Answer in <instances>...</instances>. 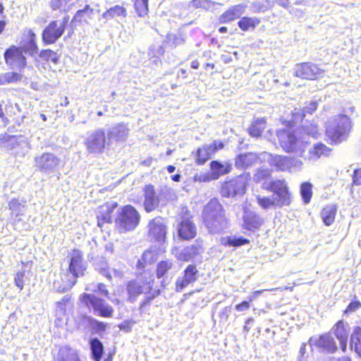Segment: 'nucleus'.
<instances>
[{
  "label": "nucleus",
  "mask_w": 361,
  "mask_h": 361,
  "mask_svg": "<svg viewBox=\"0 0 361 361\" xmlns=\"http://www.w3.org/2000/svg\"><path fill=\"white\" fill-rule=\"evenodd\" d=\"M116 226L120 233L132 231L135 227V209L131 205H126L118 210L115 219Z\"/></svg>",
  "instance_id": "9"
},
{
  "label": "nucleus",
  "mask_w": 361,
  "mask_h": 361,
  "mask_svg": "<svg viewBox=\"0 0 361 361\" xmlns=\"http://www.w3.org/2000/svg\"><path fill=\"white\" fill-rule=\"evenodd\" d=\"M247 183L245 178L238 176L224 180L220 187L219 192L223 197H235L246 192Z\"/></svg>",
  "instance_id": "7"
},
{
  "label": "nucleus",
  "mask_w": 361,
  "mask_h": 361,
  "mask_svg": "<svg viewBox=\"0 0 361 361\" xmlns=\"http://www.w3.org/2000/svg\"><path fill=\"white\" fill-rule=\"evenodd\" d=\"M224 147V142L221 140H216L209 145H203L198 147L195 152V164L198 166L204 165L216 152Z\"/></svg>",
  "instance_id": "12"
},
{
  "label": "nucleus",
  "mask_w": 361,
  "mask_h": 361,
  "mask_svg": "<svg viewBox=\"0 0 361 361\" xmlns=\"http://www.w3.org/2000/svg\"><path fill=\"white\" fill-rule=\"evenodd\" d=\"M154 257L155 253L153 251L147 250L143 253L142 256V262H139L137 265L144 266V264H151L154 261Z\"/></svg>",
  "instance_id": "49"
},
{
  "label": "nucleus",
  "mask_w": 361,
  "mask_h": 361,
  "mask_svg": "<svg viewBox=\"0 0 361 361\" xmlns=\"http://www.w3.org/2000/svg\"><path fill=\"white\" fill-rule=\"evenodd\" d=\"M108 137L115 139L117 141L124 140L128 135V128L124 124H118L108 131Z\"/></svg>",
  "instance_id": "29"
},
{
  "label": "nucleus",
  "mask_w": 361,
  "mask_h": 361,
  "mask_svg": "<svg viewBox=\"0 0 361 361\" xmlns=\"http://www.w3.org/2000/svg\"><path fill=\"white\" fill-rule=\"evenodd\" d=\"M58 361H80L77 353L71 349L63 350Z\"/></svg>",
  "instance_id": "42"
},
{
  "label": "nucleus",
  "mask_w": 361,
  "mask_h": 361,
  "mask_svg": "<svg viewBox=\"0 0 361 361\" xmlns=\"http://www.w3.org/2000/svg\"><path fill=\"white\" fill-rule=\"evenodd\" d=\"M93 9L91 8L89 5H86L83 9L77 11L71 23L78 22L82 24H90L93 19Z\"/></svg>",
  "instance_id": "28"
},
{
  "label": "nucleus",
  "mask_w": 361,
  "mask_h": 361,
  "mask_svg": "<svg viewBox=\"0 0 361 361\" xmlns=\"http://www.w3.org/2000/svg\"><path fill=\"white\" fill-rule=\"evenodd\" d=\"M253 301V297H250L248 300H244L235 305V308L238 312H243L247 310L250 307V302Z\"/></svg>",
  "instance_id": "52"
},
{
  "label": "nucleus",
  "mask_w": 361,
  "mask_h": 361,
  "mask_svg": "<svg viewBox=\"0 0 361 361\" xmlns=\"http://www.w3.org/2000/svg\"><path fill=\"white\" fill-rule=\"evenodd\" d=\"M361 308V302L357 299L356 296L353 297V299L350 302V303L346 306V307L343 311V314L348 315L353 312H355L359 310Z\"/></svg>",
  "instance_id": "43"
},
{
  "label": "nucleus",
  "mask_w": 361,
  "mask_h": 361,
  "mask_svg": "<svg viewBox=\"0 0 361 361\" xmlns=\"http://www.w3.org/2000/svg\"><path fill=\"white\" fill-rule=\"evenodd\" d=\"M317 345L327 350H334L336 347L333 339L328 335H322L317 341Z\"/></svg>",
  "instance_id": "37"
},
{
  "label": "nucleus",
  "mask_w": 361,
  "mask_h": 361,
  "mask_svg": "<svg viewBox=\"0 0 361 361\" xmlns=\"http://www.w3.org/2000/svg\"><path fill=\"white\" fill-rule=\"evenodd\" d=\"M341 120L326 130L329 138L335 142H341L348 134L351 128L350 119L347 116H341Z\"/></svg>",
  "instance_id": "13"
},
{
  "label": "nucleus",
  "mask_w": 361,
  "mask_h": 361,
  "mask_svg": "<svg viewBox=\"0 0 361 361\" xmlns=\"http://www.w3.org/2000/svg\"><path fill=\"white\" fill-rule=\"evenodd\" d=\"M35 35L32 32H29L28 39L26 42L20 47L22 49L23 52L28 54L30 56H34L37 53L38 48L35 42Z\"/></svg>",
  "instance_id": "32"
},
{
  "label": "nucleus",
  "mask_w": 361,
  "mask_h": 361,
  "mask_svg": "<svg viewBox=\"0 0 361 361\" xmlns=\"http://www.w3.org/2000/svg\"><path fill=\"white\" fill-rule=\"evenodd\" d=\"M6 63L12 68H23L26 66V59L21 48L12 47L4 53Z\"/></svg>",
  "instance_id": "15"
},
{
  "label": "nucleus",
  "mask_w": 361,
  "mask_h": 361,
  "mask_svg": "<svg viewBox=\"0 0 361 361\" xmlns=\"http://www.w3.org/2000/svg\"><path fill=\"white\" fill-rule=\"evenodd\" d=\"M60 159L54 154L44 152L35 157V166L39 172L49 174L56 171Z\"/></svg>",
  "instance_id": "11"
},
{
  "label": "nucleus",
  "mask_w": 361,
  "mask_h": 361,
  "mask_svg": "<svg viewBox=\"0 0 361 361\" xmlns=\"http://www.w3.org/2000/svg\"><path fill=\"white\" fill-rule=\"evenodd\" d=\"M202 223L211 234H217L224 231L228 224L226 211L217 198H212L203 207Z\"/></svg>",
  "instance_id": "3"
},
{
  "label": "nucleus",
  "mask_w": 361,
  "mask_h": 361,
  "mask_svg": "<svg viewBox=\"0 0 361 361\" xmlns=\"http://www.w3.org/2000/svg\"><path fill=\"white\" fill-rule=\"evenodd\" d=\"M148 1L137 0V14L139 16H145L148 13Z\"/></svg>",
  "instance_id": "47"
},
{
  "label": "nucleus",
  "mask_w": 361,
  "mask_h": 361,
  "mask_svg": "<svg viewBox=\"0 0 361 361\" xmlns=\"http://www.w3.org/2000/svg\"><path fill=\"white\" fill-rule=\"evenodd\" d=\"M27 201L25 200L12 199L8 207L11 212L16 216H21L24 214L26 207Z\"/></svg>",
  "instance_id": "31"
},
{
  "label": "nucleus",
  "mask_w": 361,
  "mask_h": 361,
  "mask_svg": "<svg viewBox=\"0 0 361 361\" xmlns=\"http://www.w3.org/2000/svg\"><path fill=\"white\" fill-rule=\"evenodd\" d=\"M252 322H253L252 318H248L247 319H246L245 325L243 326V331L245 334H247L250 331V327L248 326V324Z\"/></svg>",
  "instance_id": "57"
},
{
  "label": "nucleus",
  "mask_w": 361,
  "mask_h": 361,
  "mask_svg": "<svg viewBox=\"0 0 361 361\" xmlns=\"http://www.w3.org/2000/svg\"><path fill=\"white\" fill-rule=\"evenodd\" d=\"M68 20L69 17L65 16L62 20L51 21L42 32L43 42L47 44L54 43L63 34Z\"/></svg>",
  "instance_id": "10"
},
{
  "label": "nucleus",
  "mask_w": 361,
  "mask_h": 361,
  "mask_svg": "<svg viewBox=\"0 0 361 361\" xmlns=\"http://www.w3.org/2000/svg\"><path fill=\"white\" fill-rule=\"evenodd\" d=\"M71 0H51L50 6L53 10L68 11L71 8Z\"/></svg>",
  "instance_id": "40"
},
{
  "label": "nucleus",
  "mask_w": 361,
  "mask_h": 361,
  "mask_svg": "<svg viewBox=\"0 0 361 361\" xmlns=\"http://www.w3.org/2000/svg\"><path fill=\"white\" fill-rule=\"evenodd\" d=\"M181 176L179 173H176L171 176V180L175 182H179L180 181Z\"/></svg>",
  "instance_id": "62"
},
{
  "label": "nucleus",
  "mask_w": 361,
  "mask_h": 361,
  "mask_svg": "<svg viewBox=\"0 0 361 361\" xmlns=\"http://www.w3.org/2000/svg\"><path fill=\"white\" fill-rule=\"evenodd\" d=\"M267 121L266 118H257L253 120L247 129L252 137H261L267 128Z\"/></svg>",
  "instance_id": "23"
},
{
  "label": "nucleus",
  "mask_w": 361,
  "mask_h": 361,
  "mask_svg": "<svg viewBox=\"0 0 361 361\" xmlns=\"http://www.w3.org/2000/svg\"><path fill=\"white\" fill-rule=\"evenodd\" d=\"M261 23V19L257 17L243 16L238 21V26L243 32L254 31Z\"/></svg>",
  "instance_id": "24"
},
{
  "label": "nucleus",
  "mask_w": 361,
  "mask_h": 361,
  "mask_svg": "<svg viewBox=\"0 0 361 361\" xmlns=\"http://www.w3.org/2000/svg\"><path fill=\"white\" fill-rule=\"evenodd\" d=\"M125 9L120 6H115L102 14V17L106 20L111 19L116 16H123Z\"/></svg>",
  "instance_id": "39"
},
{
  "label": "nucleus",
  "mask_w": 361,
  "mask_h": 361,
  "mask_svg": "<svg viewBox=\"0 0 361 361\" xmlns=\"http://www.w3.org/2000/svg\"><path fill=\"white\" fill-rule=\"evenodd\" d=\"M190 66L193 69H198L200 67V63L197 60H194L191 62Z\"/></svg>",
  "instance_id": "61"
},
{
  "label": "nucleus",
  "mask_w": 361,
  "mask_h": 361,
  "mask_svg": "<svg viewBox=\"0 0 361 361\" xmlns=\"http://www.w3.org/2000/svg\"><path fill=\"white\" fill-rule=\"evenodd\" d=\"M203 68L206 70V71H208V70H212L215 68V65L214 63H205L204 65H203Z\"/></svg>",
  "instance_id": "59"
},
{
  "label": "nucleus",
  "mask_w": 361,
  "mask_h": 361,
  "mask_svg": "<svg viewBox=\"0 0 361 361\" xmlns=\"http://www.w3.org/2000/svg\"><path fill=\"white\" fill-rule=\"evenodd\" d=\"M166 226L161 216L152 219L148 224V235L154 241L164 243L166 238Z\"/></svg>",
  "instance_id": "14"
},
{
  "label": "nucleus",
  "mask_w": 361,
  "mask_h": 361,
  "mask_svg": "<svg viewBox=\"0 0 361 361\" xmlns=\"http://www.w3.org/2000/svg\"><path fill=\"white\" fill-rule=\"evenodd\" d=\"M127 292L128 294V300L133 302L135 300V282L131 281L127 286Z\"/></svg>",
  "instance_id": "53"
},
{
  "label": "nucleus",
  "mask_w": 361,
  "mask_h": 361,
  "mask_svg": "<svg viewBox=\"0 0 361 361\" xmlns=\"http://www.w3.org/2000/svg\"><path fill=\"white\" fill-rule=\"evenodd\" d=\"M117 207L118 204L114 201L108 202L101 206L97 214V218L99 219L98 225L100 226V219L103 221V223L111 222V214Z\"/></svg>",
  "instance_id": "25"
},
{
  "label": "nucleus",
  "mask_w": 361,
  "mask_h": 361,
  "mask_svg": "<svg viewBox=\"0 0 361 361\" xmlns=\"http://www.w3.org/2000/svg\"><path fill=\"white\" fill-rule=\"evenodd\" d=\"M96 323H97V327L98 329H99V330L105 329V327H106L105 324H104L103 322H96Z\"/></svg>",
  "instance_id": "63"
},
{
  "label": "nucleus",
  "mask_w": 361,
  "mask_h": 361,
  "mask_svg": "<svg viewBox=\"0 0 361 361\" xmlns=\"http://www.w3.org/2000/svg\"><path fill=\"white\" fill-rule=\"evenodd\" d=\"M246 6L240 4L228 8L220 16L219 21L221 23H227L239 18L244 13Z\"/></svg>",
  "instance_id": "19"
},
{
  "label": "nucleus",
  "mask_w": 361,
  "mask_h": 361,
  "mask_svg": "<svg viewBox=\"0 0 361 361\" xmlns=\"http://www.w3.org/2000/svg\"><path fill=\"white\" fill-rule=\"evenodd\" d=\"M210 174L207 180H216L230 171V166H225L219 161H212L209 164Z\"/></svg>",
  "instance_id": "26"
},
{
  "label": "nucleus",
  "mask_w": 361,
  "mask_h": 361,
  "mask_svg": "<svg viewBox=\"0 0 361 361\" xmlns=\"http://www.w3.org/2000/svg\"><path fill=\"white\" fill-rule=\"evenodd\" d=\"M338 206L336 204H327L320 211L322 222L326 226L332 225L336 219Z\"/></svg>",
  "instance_id": "21"
},
{
  "label": "nucleus",
  "mask_w": 361,
  "mask_h": 361,
  "mask_svg": "<svg viewBox=\"0 0 361 361\" xmlns=\"http://www.w3.org/2000/svg\"><path fill=\"white\" fill-rule=\"evenodd\" d=\"M106 263H104L102 266L101 268H98L99 270V272L101 274H102L103 276H106L108 279L111 280V276L110 274V272L109 271V269L106 267Z\"/></svg>",
  "instance_id": "56"
},
{
  "label": "nucleus",
  "mask_w": 361,
  "mask_h": 361,
  "mask_svg": "<svg viewBox=\"0 0 361 361\" xmlns=\"http://www.w3.org/2000/svg\"><path fill=\"white\" fill-rule=\"evenodd\" d=\"M265 189L273 192V197L257 195L255 199L257 204L263 209L271 207H289L293 202V194L286 179L271 180Z\"/></svg>",
  "instance_id": "2"
},
{
  "label": "nucleus",
  "mask_w": 361,
  "mask_h": 361,
  "mask_svg": "<svg viewBox=\"0 0 361 361\" xmlns=\"http://www.w3.org/2000/svg\"><path fill=\"white\" fill-rule=\"evenodd\" d=\"M250 241L249 239L244 237L239 238H231L227 237L226 242L223 243L225 246H232L234 247H240L244 245L250 244Z\"/></svg>",
  "instance_id": "38"
},
{
  "label": "nucleus",
  "mask_w": 361,
  "mask_h": 361,
  "mask_svg": "<svg viewBox=\"0 0 361 361\" xmlns=\"http://www.w3.org/2000/svg\"><path fill=\"white\" fill-rule=\"evenodd\" d=\"M179 237L184 240L193 239L197 235V228L195 224L188 218L181 220L178 226Z\"/></svg>",
  "instance_id": "18"
},
{
  "label": "nucleus",
  "mask_w": 361,
  "mask_h": 361,
  "mask_svg": "<svg viewBox=\"0 0 361 361\" xmlns=\"http://www.w3.org/2000/svg\"><path fill=\"white\" fill-rule=\"evenodd\" d=\"M173 267V262L170 259L161 260L158 262L156 268V275L158 279L164 277Z\"/></svg>",
  "instance_id": "35"
},
{
  "label": "nucleus",
  "mask_w": 361,
  "mask_h": 361,
  "mask_svg": "<svg viewBox=\"0 0 361 361\" xmlns=\"http://www.w3.org/2000/svg\"><path fill=\"white\" fill-rule=\"evenodd\" d=\"M331 149L322 142H318L309 150L308 158L310 160H317L323 156H329Z\"/></svg>",
  "instance_id": "27"
},
{
  "label": "nucleus",
  "mask_w": 361,
  "mask_h": 361,
  "mask_svg": "<svg viewBox=\"0 0 361 361\" xmlns=\"http://www.w3.org/2000/svg\"><path fill=\"white\" fill-rule=\"evenodd\" d=\"M90 348L93 359L95 361H100L104 350L102 342L97 338H94L90 342Z\"/></svg>",
  "instance_id": "36"
},
{
  "label": "nucleus",
  "mask_w": 361,
  "mask_h": 361,
  "mask_svg": "<svg viewBox=\"0 0 361 361\" xmlns=\"http://www.w3.org/2000/svg\"><path fill=\"white\" fill-rule=\"evenodd\" d=\"M221 59L225 63H228L232 61V58L226 55L221 56Z\"/></svg>",
  "instance_id": "60"
},
{
  "label": "nucleus",
  "mask_w": 361,
  "mask_h": 361,
  "mask_svg": "<svg viewBox=\"0 0 361 361\" xmlns=\"http://www.w3.org/2000/svg\"><path fill=\"white\" fill-rule=\"evenodd\" d=\"M294 75L302 80H318L324 76L325 70L313 62H301L295 65Z\"/></svg>",
  "instance_id": "6"
},
{
  "label": "nucleus",
  "mask_w": 361,
  "mask_h": 361,
  "mask_svg": "<svg viewBox=\"0 0 361 361\" xmlns=\"http://www.w3.org/2000/svg\"><path fill=\"white\" fill-rule=\"evenodd\" d=\"M191 6L195 9L209 10L214 6V3L211 0H192Z\"/></svg>",
  "instance_id": "44"
},
{
  "label": "nucleus",
  "mask_w": 361,
  "mask_h": 361,
  "mask_svg": "<svg viewBox=\"0 0 361 361\" xmlns=\"http://www.w3.org/2000/svg\"><path fill=\"white\" fill-rule=\"evenodd\" d=\"M264 224V218L256 212H250L243 216L242 228L249 233L259 231Z\"/></svg>",
  "instance_id": "17"
},
{
  "label": "nucleus",
  "mask_w": 361,
  "mask_h": 361,
  "mask_svg": "<svg viewBox=\"0 0 361 361\" xmlns=\"http://www.w3.org/2000/svg\"><path fill=\"white\" fill-rule=\"evenodd\" d=\"M86 290H91L93 292H98L101 295L107 297L109 292L106 288V286L103 283H98L97 286H90L86 288Z\"/></svg>",
  "instance_id": "50"
},
{
  "label": "nucleus",
  "mask_w": 361,
  "mask_h": 361,
  "mask_svg": "<svg viewBox=\"0 0 361 361\" xmlns=\"http://www.w3.org/2000/svg\"><path fill=\"white\" fill-rule=\"evenodd\" d=\"M86 270V263L82 257V254L79 250H74L70 255L67 281L63 290L72 288L77 281V278L82 276Z\"/></svg>",
  "instance_id": "5"
},
{
  "label": "nucleus",
  "mask_w": 361,
  "mask_h": 361,
  "mask_svg": "<svg viewBox=\"0 0 361 361\" xmlns=\"http://www.w3.org/2000/svg\"><path fill=\"white\" fill-rule=\"evenodd\" d=\"M317 109V103L316 102H310L303 109L302 114H312Z\"/></svg>",
  "instance_id": "54"
},
{
  "label": "nucleus",
  "mask_w": 361,
  "mask_h": 361,
  "mask_svg": "<svg viewBox=\"0 0 361 361\" xmlns=\"http://www.w3.org/2000/svg\"><path fill=\"white\" fill-rule=\"evenodd\" d=\"M334 334L345 345L348 338V331L343 320L338 321L333 329Z\"/></svg>",
  "instance_id": "30"
},
{
  "label": "nucleus",
  "mask_w": 361,
  "mask_h": 361,
  "mask_svg": "<svg viewBox=\"0 0 361 361\" xmlns=\"http://www.w3.org/2000/svg\"><path fill=\"white\" fill-rule=\"evenodd\" d=\"M110 137L103 128L90 132L85 141L86 151L89 154L99 155L109 149Z\"/></svg>",
  "instance_id": "4"
},
{
  "label": "nucleus",
  "mask_w": 361,
  "mask_h": 361,
  "mask_svg": "<svg viewBox=\"0 0 361 361\" xmlns=\"http://www.w3.org/2000/svg\"><path fill=\"white\" fill-rule=\"evenodd\" d=\"M20 75L17 73H6L0 74V85L15 82L20 80Z\"/></svg>",
  "instance_id": "41"
},
{
  "label": "nucleus",
  "mask_w": 361,
  "mask_h": 361,
  "mask_svg": "<svg viewBox=\"0 0 361 361\" xmlns=\"http://www.w3.org/2000/svg\"><path fill=\"white\" fill-rule=\"evenodd\" d=\"M198 269L195 264H189L183 271V277L178 279L175 283L176 292H180L189 284L195 282L198 279Z\"/></svg>",
  "instance_id": "16"
},
{
  "label": "nucleus",
  "mask_w": 361,
  "mask_h": 361,
  "mask_svg": "<svg viewBox=\"0 0 361 361\" xmlns=\"http://www.w3.org/2000/svg\"><path fill=\"white\" fill-rule=\"evenodd\" d=\"M188 70L184 69V68H180L178 71V77H180V78H183V79H185V78H188Z\"/></svg>",
  "instance_id": "58"
},
{
  "label": "nucleus",
  "mask_w": 361,
  "mask_h": 361,
  "mask_svg": "<svg viewBox=\"0 0 361 361\" xmlns=\"http://www.w3.org/2000/svg\"><path fill=\"white\" fill-rule=\"evenodd\" d=\"M114 274L116 277H118V278H121L123 276L122 271H118L116 269L114 270Z\"/></svg>",
  "instance_id": "64"
},
{
  "label": "nucleus",
  "mask_w": 361,
  "mask_h": 361,
  "mask_svg": "<svg viewBox=\"0 0 361 361\" xmlns=\"http://www.w3.org/2000/svg\"><path fill=\"white\" fill-rule=\"evenodd\" d=\"M39 56L46 61H51L54 63H57L59 61L57 54L50 49L42 51L39 54Z\"/></svg>",
  "instance_id": "46"
},
{
  "label": "nucleus",
  "mask_w": 361,
  "mask_h": 361,
  "mask_svg": "<svg viewBox=\"0 0 361 361\" xmlns=\"http://www.w3.org/2000/svg\"><path fill=\"white\" fill-rule=\"evenodd\" d=\"M148 1L137 0V14L139 16H145L148 13Z\"/></svg>",
  "instance_id": "48"
},
{
  "label": "nucleus",
  "mask_w": 361,
  "mask_h": 361,
  "mask_svg": "<svg viewBox=\"0 0 361 361\" xmlns=\"http://www.w3.org/2000/svg\"><path fill=\"white\" fill-rule=\"evenodd\" d=\"M291 115L293 118L300 117V114L296 109L291 112ZM280 121L281 123L284 126V128H279L276 130V136L279 145L286 153L302 157L310 142L302 140L300 133L295 128L296 122L294 119L287 120L281 118Z\"/></svg>",
  "instance_id": "1"
},
{
  "label": "nucleus",
  "mask_w": 361,
  "mask_h": 361,
  "mask_svg": "<svg viewBox=\"0 0 361 361\" xmlns=\"http://www.w3.org/2000/svg\"><path fill=\"white\" fill-rule=\"evenodd\" d=\"M353 181L355 185H361V169H356L353 171Z\"/></svg>",
  "instance_id": "55"
},
{
  "label": "nucleus",
  "mask_w": 361,
  "mask_h": 361,
  "mask_svg": "<svg viewBox=\"0 0 361 361\" xmlns=\"http://www.w3.org/2000/svg\"><path fill=\"white\" fill-rule=\"evenodd\" d=\"M350 345L361 357V327L355 326L350 336Z\"/></svg>",
  "instance_id": "33"
},
{
  "label": "nucleus",
  "mask_w": 361,
  "mask_h": 361,
  "mask_svg": "<svg viewBox=\"0 0 361 361\" xmlns=\"http://www.w3.org/2000/svg\"><path fill=\"white\" fill-rule=\"evenodd\" d=\"M81 300L90 309H92L94 314L102 317H111L113 314V307L94 294L84 293L81 295Z\"/></svg>",
  "instance_id": "8"
},
{
  "label": "nucleus",
  "mask_w": 361,
  "mask_h": 361,
  "mask_svg": "<svg viewBox=\"0 0 361 361\" xmlns=\"http://www.w3.org/2000/svg\"><path fill=\"white\" fill-rule=\"evenodd\" d=\"M312 184L310 182H303L300 186V193L302 202L307 204L310 202L312 197Z\"/></svg>",
  "instance_id": "34"
},
{
  "label": "nucleus",
  "mask_w": 361,
  "mask_h": 361,
  "mask_svg": "<svg viewBox=\"0 0 361 361\" xmlns=\"http://www.w3.org/2000/svg\"><path fill=\"white\" fill-rule=\"evenodd\" d=\"M204 250L202 244L196 243L186 246L183 250L179 253L178 259L182 262H188L195 257L200 255Z\"/></svg>",
  "instance_id": "22"
},
{
  "label": "nucleus",
  "mask_w": 361,
  "mask_h": 361,
  "mask_svg": "<svg viewBox=\"0 0 361 361\" xmlns=\"http://www.w3.org/2000/svg\"><path fill=\"white\" fill-rule=\"evenodd\" d=\"M288 158L285 156H276L273 158L274 165L281 171H285L288 166Z\"/></svg>",
  "instance_id": "45"
},
{
  "label": "nucleus",
  "mask_w": 361,
  "mask_h": 361,
  "mask_svg": "<svg viewBox=\"0 0 361 361\" xmlns=\"http://www.w3.org/2000/svg\"><path fill=\"white\" fill-rule=\"evenodd\" d=\"M25 276V271H18L16 273V276L14 278V282L16 286L19 288L21 290L24 286V278Z\"/></svg>",
  "instance_id": "51"
},
{
  "label": "nucleus",
  "mask_w": 361,
  "mask_h": 361,
  "mask_svg": "<svg viewBox=\"0 0 361 361\" xmlns=\"http://www.w3.org/2000/svg\"><path fill=\"white\" fill-rule=\"evenodd\" d=\"M144 206L147 212L154 210L159 205V198L156 195V192L153 185H148L144 188Z\"/></svg>",
  "instance_id": "20"
}]
</instances>
